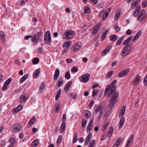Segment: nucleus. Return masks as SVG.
<instances>
[{"label": "nucleus", "instance_id": "nucleus-1", "mask_svg": "<svg viewBox=\"0 0 147 147\" xmlns=\"http://www.w3.org/2000/svg\"><path fill=\"white\" fill-rule=\"evenodd\" d=\"M117 82V80H115L111 83L110 85H108L105 90L106 93H108L107 96L111 97L109 106L112 108L117 102V99L119 96L118 92H116V86L115 84Z\"/></svg>", "mask_w": 147, "mask_h": 147}, {"label": "nucleus", "instance_id": "nucleus-2", "mask_svg": "<svg viewBox=\"0 0 147 147\" xmlns=\"http://www.w3.org/2000/svg\"><path fill=\"white\" fill-rule=\"evenodd\" d=\"M74 33L75 32L72 30L65 31L63 35V38L66 40L72 39L75 35Z\"/></svg>", "mask_w": 147, "mask_h": 147}, {"label": "nucleus", "instance_id": "nucleus-3", "mask_svg": "<svg viewBox=\"0 0 147 147\" xmlns=\"http://www.w3.org/2000/svg\"><path fill=\"white\" fill-rule=\"evenodd\" d=\"M105 110V107L103 106L99 105L96 107L94 110V113L96 115L98 114L99 117H100L103 115V112Z\"/></svg>", "mask_w": 147, "mask_h": 147}, {"label": "nucleus", "instance_id": "nucleus-4", "mask_svg": "<svg viewBox=\"0 0 147 147\" xmlns=\"http://www.w3.org/2000/svg\"><path fill=\"white\" fill-rule=\"evenodd\" d=\"M131 49V47L129 45H127L123 48L121 55L123 57H124L128 54Z\"/></svg>", "mask_w": 147, "mask_h": 147}, {"label": "nucleus", "instance_id": "nucleus-5", "mask_svg": "<svg viewBox=\"0 0 147 147\" xmlns=\"http://www.w3.org/2000/svg\"><path fill=\"white\" fill-rule=\"evenodd\" d=\"M22 127V125L20 123L14 124L11 127V131L13 132H18L20 130Z\"/></svg>", "mask_w": 147, "mask_h": 147}, {"label": "nucleus", "instance_id": "nucleus-6", "mask_svg": "<svg viewBox=\"0 0 147 147\" xmlns=\"http://www.w3.org/2000/svg\"><path fill=\"white\" fill-rule=\"evenodd\" d=\"M44 40L48 45H50L51 41V34L50 31H47L45 34Z\"/></svg>", "mask_w": 147, "mask_h": 147}, {"label": "nucleus", "instance_id": "nucleus-7", "mask_svg": "<svg viewBox=\"0 0 147 147\" xmlns=\"http://www.w3.org/2000/svg\"><path fill=\"white\" fill-rule=\"evenodd\" d=\"M90 75L89 74L83 75L80 78V80L81 82L86 83L89 80Z\"/></svg>", "mask_w": 147, "mask_h": 147}, {"label": "nucleus", "instance_id": "nucleus-8", "mask_svg": "<svg viewBox=\"0 0 147 147\" xmlns=\"http://www.w3.org/2000/svg\"><path fill=\"white\" fill-rule=\"evenodd\" d=\"M141 80V77L140 76L138 75L136 76L134 79L132 83L133 85L134 86H137L140 83Z\"/></svg>", "mask_w": 147, "mask_h": 147}, {"label": "nucleus", "instance_id": "nucleus-9", "mask_svg": "<svg viewBox=\"0 0 147 147\" xmlns=\"http://www.w3.org/2000/svg\"><path fill=\"white\" fill-rule=\"evenodd\" d=\"M129 70L130 69L128 68L121 71L118 74V77L121 78L126 76L129 72Z\"/></svg>", "mask_w": 147, "mask_h": 147}, {"label": "nucleus", "instance_id": "nucleus-10", "mask_svg": "<svg viewBox=\"0 0 147 147\" xmlns=\"http://www.w3.org/2000/svg\"><path fill=\"white\" fill-rule=\"evenodd\" d=\"M81 47V45L79 44L76 43L72 46L71 50L73 51H76L80 49Z\"/></svg>", "mask_w": 147, "mask_h": 147}, {"label": "nucleus", "instance_id": "nucleus-11", "mask_svg": "<svg viewBox=\"0 0 147 147\" xmlns=\"http://www.w3.org/2000/svg\"><path fill=\"white\" fill-rule=\"evenodd\" d=\"M92 133L91 132L89 133L88 134V136L86 138L85 141V144L86 145H88V143L91 139L92 136Z\"/></svg>", "mask_w": 147, "mask_h": 147}, {"label": "nucleus", "instance_id": "nucleus-12", "mask_svg": "<svg viewBox=\"0 0 147 147\" xmlns=\"http://www.w3.org/2000/svg\"><path fill=\"white\" fill-rule=\"evenodd\" d=\"M31 41L32 42L35 43H37L40 41V38L38 34H35L34 35V37L31 38Z\"/></svg>", "mask_w": 147, "mask_h": 147}, {"label": "nucleus", "instance_id": "nucleus-13", "mask_svg": "<svg viewBox=\"0 0 147 147\" xmlns=\"http://www.w3.org/2000/svg\"><path fill=\"white\" fill-rule=\"evenodd\" d=\"M112 48L111 46H108L105 49L103 50L102 52V55L104 56L106 55L110 51Z\"/></svg>", "mask_w": 147, "mask_h": 147}, {"label": "nucleus", "instance_id": "nucleus-14", "mask_svg": "<svg viewBox=\"0 0 147 147\" xmlns=\"http://www.w3.org/2000/svg\"><path fill=\"white\" fill-rule=\"evenodd\" d=\"M20 100L21 102H25L26 100L28 98V96L26 94H22L21 95L20 97Z\"/></svg>", "mask_w": 147, "mask_h": 147}, {"label": "nucleus", "instance_id": "nucleus-15", "mask_svg": "<svg viewBox=\"0 0 147 147\" xmlns=\"http://www.w3.org/2000/svg\"><path fill=\"white\" fill-rule=\"evenodd\" d=\"M40 73V70L39 69H37L35 70L33 74V78L36 79L38 78Z\"/></svg>", "mask_w": 147, "mask_h": 147}, {"label": "nucleus", "instance_id": "nucleus-16", "mask_svg": "<svg viewBox=\"0 0 147 147\" xmlns=\"http://www.w3.org/2000/svg\"><path fill=\"white\" fill-rule=\"evenodd\" d=\"M134 136L133 134H131L130 136V137L129 138L126 143V145L130 146L133 142Z\"/></svg>", "mask_w": 147, "mask_h": 147}, {"label": "nucleus", "instance_id": "nucleus-17", "mask_svg": "<svg viewBox=\"0 0 147 147\" xmlns=\"http://www.w3.org/2000/svg\"><path fill=\"white\" fill-rule=\"evenodd\" d=\"M60 104V103L59 102H58L56 103L55 108L54 109V111L55 113H58L59 111Z\"/></svg>", "mask_w": 147, "mask_h": 147}, {"label": "nucleus", "instance_id": "nucleus-18", "mask_svg": "<svg viewBox=\"0 0 147 147\" xmlns=\"http://www.w3.org/2000/svg\"><path fill=\"white\" fill-rule=\"evenodd\" d=\"M102 16L103 19V20H105L106 19L108 15L105 13V10H102L99 14L100 17V16Z\"/></svg>", "mask_w": 147, "mask_h": 147}, {"label": "nucleus", "instance_id": "nucleus-19", "mask_svg": "<svg viewBox=\"0 0 147 147\" xmlns=\"http://www.w3.org/2000/svg\"><path fill=\"white\" fill-rule=\"evenodd\" d=\"M36 120L35 117H34L31 118L29 121L28 124V127H30L33 124Z\"/></svg>", "mask_w": 147, "mask_h": 147}, {"label": "nucleus", "instance_id": "nucleus-20", "mask_svg": "<svg viewBox=\"0 0 147 147\" xmlns=\"http://www.w3.org/2000/svg\"><path fill=\"white\" fill-rule=\"evenodd\" d=\"M0 36L1 41L4 42L5 41V37L4 32L3 31H0Z\"/></svg>", "mask_w": 147, "mask_h": 147}, {"label": "nucleus", "instance_id": "nucleus-21", "mask_svg": "<svg viewBox=\"0 0 147 147\" xmlns=\"http://www.w3.org/2000/svg\"><path fill=\"white\" fill-rule=\"evenodd\" d=\"M28 77V75L26 74L21 78L20 80V83H23L27 78Z\"/></svg>", "mask_w": 147, "mask_h": 147}, {"label": "nucleus", "instance_id": "nucleus-22", "mask_svg": "<svg viewBox=\"0 0 147 147\" xmlns=\"http://www.w3.org/2000/svg\"><path fill=\"white\" fill-rule=\"evenodd\" d=\"M125 111V107L124 106L122 107L121 109L119 116H123L124 115Z\"/></svg>", "mask_w": 147, "mask_h": 147}, {"label": "nucleus", "instance_id": "nucleus-23", "mask_svg": "<svg viewBox=\"0 0 147 147\" xmlns=\"http://www.w3.org/2000/svg\"><path fill=\"white\" fill-rule=\"evenodd\" d=\"M125 119L124 117H122L119 123V128L121 127L124 124Z\"/></svg>", "mask_w": 147, "mask_h": 147}, {"label": "nucleus", "instance_id": "nucleus-24", "mask_svg": "<svg viewBox=\"0 0 147 147\" xmlns=\"http://www.w3.org/2000/svg\"><path fill=\"white\" fill-rule=\"evenodd\" d=\"M84 115L86 116L87 118H89L91 116V113L88 110L84 111Z\"/></svg>", "mask_w": 147, "mask_h": 147}, {"label": "nucleus", "instance_id": "nucleus-25", "mask_svg": "<svg viewBox=\"0 0 147 147\" xmlns=\"http://www.w3.org/2000/svg\"><path fill=\"white\" fill-rule=\"evenodd\" d=\"M65 122H63V123L61 124L60 128V131L61 132H63L65 129Z\"/></svg>", "mask_w": 147, "mask_h": 147}, {"label": "nucleus", "instance_id": "nucleus-26", "mask_svg": "<svg viewBox=\"0 0 147 147\" xmlns=\"http://www.w3.org/2000/svg\"><path fill=\"white\" fill-rule=\"evenodd\" d=\"M121 138L120 137H119L115 145L113 146V147H118L119 145L121 143Z\"/></svg>", "mask_w": 147, "mask_h": 147}, {"label": "nucleus", "instance_id": "nucleus-27", "mask_svg": "<svg viewBox=\"0 0 147 147\" xmlns=\"http://www.w3.org/2000/svg\"><path fill=\"white\" fill-rule=\"evenodd\" d=\"M63 81L61 78L60 77L57 81V84L58 86L60 87L63 84Z\"/></svg>", "mask_w": 147, "mask_h": 147}, {"label": "nucleus", "instance_id": "nucleus-28", "mask_svg": "<svg viewBox=\"0 0 147 147\" xmlns=\"http://www.w3.org/2000/svg\"><path fill=\"white\" fill-rule=\"evenodd\" d=\"M72 83V81H70L64 87V89L66 90H67L69 88L71 84Z\"/></svg>", "mask_w": 147, "mask_h": 147}, {"label": "nucleus", "instance_id": "nucleus-29", "mask_svg": "<svg viewBox=\"0 0 147 147\" xmlns=\"http://www.w3.org/2000/svg\"><path fill=\"white\" fill-rule=\"evenodd\" d=\"M125 36H121L119 39L117 41L116 45H119L122 41L124 39V38H125Z\"/></svg>", "mask_w": 147, "mask_h": 147}, {"label": "nucleus", "instance_id": "nucleus-30", "mask_svg": "<svg viewBox=\"0 0 147 147\" xmlns=\"http://www.w3.org/2000/svg\"><path fill=\"white\" fill-rule=\"evenodd\" d=\"M61 94V90L60 89L57 91V94L55 96V100H57L58 99L59 97L60 96Z\"/></svg>", "mask_w": 147, "mask_h": 147}, {"label": "nucleus", "instance_id": "nucleus-31", "mask_svg": "<svg viewBox=\"0 0 147 147\" xmlns=\"http://www.w3.org/2000/svg\"><path fill=\"white\" fill-rule=\"evenodd\" d=\"M39 140H35L32 143V146L33 147H35L38 144Z\"/></svg>", "mask_w": 147, "mask_h": 147}, {"label": "nucleus", "instance_id": "nucleus-32", "mask_svg": "<svg viewBox=\"0 0 147 147\" xmlns=\"http://www.w3.org/2000/svg\"><path fill=\"white\" fill-rule=\"evenodd\" d=\"M96 141L94 140H92L90 143L88 147H94Z\"/></svg>", "mask_w": 147, "mask_h": 147}, {"label": "nucleus", "instance_id": "nucleus-33", "mask_svg": "<svg viewBox=\"0 0 147 147\" xmlns=\"http://www.w3.org/2000/svg\"><path fill=\"white\" fill-rule=\"evenodd\" d=\"M45 87V85L43 83H42L41 84L40 88V89L39 90L38 92L39 93H41L42 92Z\"/></svg>", "mask_w": 147, "mask_h": 147}, {"label": "nucleus", "instance_id": "nucleus-34", "mask_svg": "<svg viewBox=\"0 0 147 147\" xmlns=\"http://www.w3.org/2000/svg\"><path fill=\"white\" fill-rule=\"evenodd\" d=\"M71 42H65L64 43L63 45V47H67L68 48V47H69L71 46Z\"/></svg>", "mask_w": 147, "mask_h": 147}, {"label": "nucleus", "instance_id": "nucleus-35", "mask_svg": "<svg viewBox=\"0 0 147 147\" xmlns=\"http://www.w3.org/2000/svg\"><path fill=\"white\" fill-rule=\"evenodd\" d=\"M113 132V128L112 127H109V132L108 136V137H110L112 135V134Z\"/></svg>", "mask_w": 147, "mask_h": 147}, {"label": "nucleus", "instance_id": "nucleus-36", "mask_svg": "<svg viewBox=\"0 0 147 147\" xmlns=\"http://www.w3.org/2000/svg\"><path fill=\"white\" fill-rule=\"evenodd\" d=\"M9 142L11 144V145H13L16 142V139L12 137L10 139Z\"/></svg>", "mask_w": 147, "mask_h": 147}, {"label": "nucleus", "instance_id": "nucleus-37", "mask_svg": "<svg viewBox=\"0 0 147 147\" xmlns=\"http://www.w3.org/2000/svg\"><path fill=\"white\" fill-rule=\"evenodd\" d=\"M84 11L85 13H89L90 11V8L88 6H86L84 9Z\"/></svg>", "mask_w": 147, "mask_h": 147}, {"label": "nucleus", "instance_id": "nucleus-38", "mask_svg": "<svg viewBox=\"0 0 147 147\" xmlns=\"http://www.w3.org/2000/svg\"><path fill=\"white\" fill-rule=\"evenodd\" d=\"M110 38L111 40L115 41L117 39V37L116 35H112L111 36Z\"/></svg>", "mask_w": 147, "mask_h": 147}, {"label": "nucleus", "instance_id": "nucleus-39", "mask_svg": "<svg viewBox=\"0 0 147 147\" xmlns=\"http://www.w3.org/2000/svg\"><path fill=\"white\" fill-rule=\"evenodd\" d=\"M39 61V59L38 58H35L33 59L32 63L34 64H38Z\"/></svg>", "mask_w": 147, "mask_h": 147}, {"label": "nucleus", "instance_id": "nucleus-40", "mask_svg": "<svg viewBox=\"0 0 147 147\" xmlns=\"http://www.w3.org/2000/svg\"><path fill=\"white\" fill-rule=\"evenodd\" d=\"M87 123V121L86 120L83 118L82 120V126L84 128L86 125V124Z\"/></svg>", "mask_w": 147, "mask_h": 147}, {"label": "nucleus", "instance_id": "nucleus-41", "mask_svg": "<svg viewBox=\"0 0 147 147\" xmlns=\"http://www.w3.org/2000/svg\"><path fill=\"white\" fill-rule=\"evenodd\" d=\"M138 2H136V1L134 2V1H133L132 3L131 7L132 9H134L135 7L138 5Z\"/></svg>", "mask_w": 147, "mask_h": 147}, {"label": "nucleus", "instance_id": "nucleus-42", "mask_svg": "<svg viewBox=\"0 0 147 147\" xmlns=\"http://www.w3.org/2000/svg\"><path fill=\"white\" fill-rule=\"evenodd\" d=\"M65 77V79L68 80L70 78L71 76L69 71H67L66 73Z\"/></svg>", "mask_w": 147, "mask_h": 147}, {"label": "nucleus", "instance_id": "nucleus-43", "mask_svg": "<svg viewBox=\"0 0 147 147\" xmlns=\"http://www.w3.org/2000/svg\"><path fill=\"white\" fill-rule=\"evenodd\" d=\"M62 136H59L57 139V144L59 145V144L61 143L62 141Z\"/></svg>", "mask_w": 147, "mask_h": 147}, {"label": "nucleus", "instance_id": "nucleus-44", "mask_svg": "<svg viewBox=\"0 0 147 147\" xmlns=\"http://www.w3.org/2000/svg\"><path fill=\"white\" fill-rule=\"evenodd\" d=\"M78 136L77 133L75 134L74 135L73 137V143H75L77 140Z\"/></svg>", "mask_w": 147, "mask_h": 147}, {"label": "nucleus", "instance_id": "nucleus-45", "mask_svg": "<svg viewBox=\"0 0 147 147\" xmlns=\"http://www.w3.org/2000/svg\"><path fill=\"white\" fill-rule=\"evenodd\" d=\"M113 73V70H111L109 71L108 73L106 76V78H109L110 77H111V76L112 75Z\"/></svg>", "mask_w": 147, "mask_h": 147}, {"label": "nucleus", "instance_id": "nucleus-46", "mask_svg": "<svg viewBox=\"0 0 147 147\" xmlns=\"http://www.w3.org/2000/svg\"><path fill=\"white\" fill-rule=\"evenodd\" d=\"M22 108V107L20 105L18 106L15 109V110L16 112H18L21 111Z\"/></svg>", "mask_w": 147, "mask_h": 147}, {"label": "nucleus", "instance_id": "nucleus-47", "mask_svg": "<svg viewBox=\"0 0 147 147\" xmlns=\"http://www.w3.org/2000/svg\"><path fill=\"white\" fill-rule=\"evenodd\" d=\"M115 31L116 32H119L121 30V28L119 27L118 26V24H116L114 26Z\"/></svg>", "mask_w": 147, "mask_h": 147}, {"label": "nucleus", "instance_id": "nucleus-48", "mask_svg": "<svg viewBox=\"0 0 147 147\" xmlns=\"http://www.w3.org/2000/svg\"><path fill=\"white\" fill-rule=\"evenodd\" d=\"M12 80V79L11 78H9L5 82V84L9 86Z\"/></svg>", "mask_w": 147, "mask_h": 147}, {"label": "nucleus", "instance_id": "nucleus-49", "mask_svg": "<svg viewBox=\"0 0 147 147\" xmlns=\"http://www.w3.org/2000/svg\"><path fill=\"white\" fill-rule=\"evenodd\" d=\"M100 24H97L94 27V28H93V29L94 30H95L98 31V30L100 28Z\"/></svg>", "mask_w": 147, "mask_h": 147}, {"label": "nucleus", "instance_id": "nucleus-50", "mask_svg": "<svg viewBox=\"0 0 147 147\" xmlns=\"http://www.w3.org/2000/svg\"><path fill=\"white\" fill-rule=\"evenodd\" d=\"M144 17L143 16H138L137 18V20L140 22L142 21L144 19Z\"/></svg>", "mask_w": 147, "mask_h": 147}, {"label": "nucleus", "instance_id": "nucleus-51", "mask_svg": "<svg viewBox=\"0 0 147 147\" xmlns=\"http://www.w3.org/2000/svg\"><path fill=\"white\" fill-rule=\"evenodd\" d=\"M98 93V92L97 89H94L92 91V96L94 97L96 96L97 94Z\"/></svg>", "mask_w": 147, "mask_h": 147}, {"label": "nucleus", "instance_id": "nucleus-52", "mask_svg": "<svg viewBox=\"0 0 147 147\" xmlns=\"http://www.w3.org/2000/svg\"><path fill=\"white\" fill-rule=\"evenodd\" d=\"M146 11L145 10H142L140 13L139 16H143L144 17L146 15Z\"/></svg>", "mask_w": 147, "mask_h": 147}, {"label": "nucleus", "instance_id": "nucleus-53", "mask_svg": "<svg viewBox=\"0 0 147 147\" xmlns=\"http://www.w3.org/2000/svg\"><path fill=\"white\" fill-rule=\"evenodd\" d=\"M107 32V30H106V31H105L103 35L102 36V38L101 39V40H103L105 38V37L106 36V34Z\"/></svg>", "mask_w": 147, "mask_h": 147}, {"label": "nucleus", "instance_id": "nucleus-54", "mask_svg": "<svg viewBox=\"0 0 147 147\" xmlns=\"http://www.w3.org/2000/svg\"><path fill=\"white\" fill-rule=\"evenodd\" d=\"M78 69L76 67H73L71 69L72 72H76L78 71Z\"/></svg>", "mask_w": 147, "mask_h": 147}, {"label": "nucleus", "instance_id": "nucleus-55", "mask_svg": "<svg viewBox=\"0 0 147 147\" xmlns=\"http://www.w3.org/2000/svg\"><path fill=\"white\" fill-rule=\"evenodd\" d=\"M89 1L90 3H92L94 5L96 4L98 2L97 0H89Z\"/></svg>", "mask_w": 147, "mask_h": 147}, {"label": "nucleus", "instance_id": "nucleus-56", "mask_svg": "<svg viewBox=\"0 0 147 147\" xmlns=\"http://www.w3.org/2000/svg\"><path fill=\"white\" fill-rule=\"evenodd\" d=\"M144 84L145 86H147V74L144 78Z\"/></svg>", "mask_w": 147, "mask_h": 147}, {"label": "nucleus", "instance_id": "nucleus-57", "mask_svg": "<svg viewBox=\"0 0 147 147\" xmlns=\"http://www.w3.org/2000/svg\"><path fill=\"white\" fill-rule=\"evenodd\" d=\"M93 127H91V126H87V129L86 130L87 132V133L89 132L92 130Z\"/></svg>", "mask_w": 147, "mask_h": 147}, {"label": "nucleus", "instance_id": "nucleus-58", "mask_svg": "<svg viewBox=\"0 0 147 147\" xmlns=\"http://www.w3.org/2000/svg\"><path fill=\"white\" fill-rule=\"evenodd\" d=\"M93 121L92 120L89 122L87 126H91V127H93Z\"/></svg>", "mask_w": 147, "mask_h": 147}, {"label": "nucleus", "instance_id": "nucleus-59", "mask_svg": "<svg viewBox=\"0 0 147 147\" xmlns=\"http://www.w3.org/2000/svg\"><path fill=\"white\" fill-rule=\"evenodd\" d=\"M8 86L5 83L4 84V86L2 87V90H6L7 88V86Z\"/></svg>", "mask_w": 147, "mask_h": 147}, {"label": "nucleus", "instance_id": "nucleus-60", "mask_svg": "<svg viewBox=\"0 0 147 147\" xmlns=\"http://www.w3.org/2000/svg\"><path fill=\"white\" fill-rule=\"evenodd\" d=\"M142 35V32L140 30L139 31L138 33L136 34V36H137L138 38H139L140 37L141 35Z\"/></svg>", "mask_w": 147, "mask_h": 147}, {"label": "nucleus", "instance_id": "nucleus-61", "mask_svg": "<svg viewBox=\"0 0 147 147\" xmlns=\"http://www.w3.org/2000/svg\"><path fill=\"white\" fill-rule=\"evenodd\" d=\"M138 38L137 36H136V35L133 38V39L132 41L133 42H135L136 41L138 38Z\"/></svg>", "mask_w": 147, "mask_h": 147}, {"label": "nucleus", "instance_id": "nucleus-62", "mask_svg": "<svg viewBox=\"0 0 147 147\" xmlns=\"http://www.w3.org/2000/svg\"><path fill=\"white\" fill-rule=\"evenodd\" d=\"M55 74L57 75H58L59 76L60 74V71L59 69H57L55 70Z\"/></svg>", "mask_w": 147, "mask_h": 147}, {"label": "nucleus", "instance_id": "nucleus-63", "mask_svg": "<svg viewBox=\"0 0 147 147\" xmlns=\"http://www.w3.org/2000/svg\"><path fill=\"white\" fill-rule=\"evenodd\" d=\"M66 114H63L62 119V120L63 121V122H64V121L65 120L66 118Z\"/></svg>", "mask_w": 147, "mask_h": 147}, {"label": "nucleus", "instance_id": "nucleus-64", "mask_svg": "<svg viewBox=\"0 0 147 147\" xmlns=\"http://www.w3.org/2000/svg\"><path fill=\"white\" fill-rule=\"evenodd\" d=\"M147 5V2L144 1L142 3V6L144 8Z\"/></svg>", "mask_w": 147, "mask_h": 147}]
</instances>
